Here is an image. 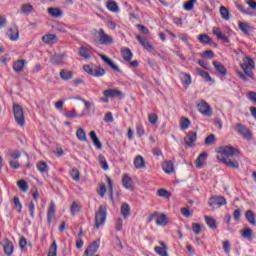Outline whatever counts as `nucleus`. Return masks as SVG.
Returning a JSON list of instances; mask_svg holds the SVG:
<instances>
[{
	"label": "nucleus",
	"mask_w": 256,
	"mask_h": 256,
	"mask_svg": "<svg viewBox=\"0 0 256 256\" xmlns=\"http://www.w3.org/2000/svg\"><path fill=\"white\" fill-rule=\"evenodd\" d=\"M213 65L216 69V71L218 73H220V75H227V69L225 68V66L219 62H213Z\"/></svg>",
	"instance_id": "a19ab883"
},
{
	"label": "nucleus",
	"mask_w": 256,
	"mask_h": 256,
	"mask_svg": "<svg viewBox=\"0 0 256 256\" xmlns=\"http://www.w3.org/2000/svg\"><path fill=\"white\" fill-rule=\"evenodd\" d=\"M240 67L244 71V74L239 70H237L236 73L242 81L248 82L255 79L253 74V69H255V62L253 59L245 56L243 63L240 64Z\"/></svg>",
	"instance_id": "f257e3e1"
},
{
	"label": "nucleus",
	"mask_w": 256,
	"mask_h": 256,
	"mask_svg": "<svg viewBox=\"0 0 256 256\" xmlns=\"http://www.w3.org/2000/svg\"><path fill=\"white\" fill-rule=\"evenodd\" d=\"M121 56L127 63H131V60L133 59V52H131V49L129 48H122Z\"/></svg>",
	"instance_id": "393cba45"
},
{
	"label": "nucleus",
	"mask_w": 256,
	"mask_h": 256,
	"mask_svg": "<svg viewBox=\"0 0 256 256\" xmlns=\"http://www.w3.org/2000/svg\"><path fill=\"white\" fill-rule=\"evenodd\" d=\"M64 116L67 118V119H75L77 117H79V114H77L75 111H69V112H66L64 114Z\"/></svg>",
	"instance_id": "774afa93"
},
{
	"label": "nucleus",
	"mask_w": 256,
	"mask_h": 256,
	"mask_svg": "<svg viewBox=\"0 0 256 256\" xmlns=\"http://www.w3.org/2000/svg\"><path fill=\"white\" fill-rule=\"evenodd\" d=\"M196 109L198 113L203 115V117H211L213 115V108L205 100L198 101L196 104Z\"/></svg>",
	"instance_id": "20e7f679"
},
{
	"label": "nucleus",
	"mask_w": 256,
	"mask_h": 256,
	"mask_svg": "<svg viewBox=\"0 0 256 256\" xmlns=\"http://www.w3.org/2000/svg\"><path fill=\"white\" fill-rule=\"evenodd\" d=\"M79 55H80V57H83L84 59H91V56L89 55V49H87L85 47H80Z\"/></svg>",
	"instance_id": "603ef678"
},
{
	"label": "nucleus",
	"mask_w": 256,
	"mask_h": 256,
	"mask_svg": "<svg viewBox=\"0 0 256 256\" xmlns=\"http://www.w3.org/2000/svg\"><path fill=\"white\" fill-rule=\"evenodd\" d=\"M48 222L51 223L55 219V203L51 202L48 208Z\"/></svg>",
	"instance_id": "4c0bfd02"
},
{
	"label": "nucleus",
	"mask_w": 256,
	"mask_h": 256,
	"mask_svg": "<svg viewBox=\"0 0 256 256\" xmlns=\"http://www.w3.org/2000/svg\"><path fill=\"white\" fill-rule=\"evenodd\" d=\"M42 41L46 45H54V43H57V41H59V37L55 34L48 33L42 36Z\"/></svg>",
	"instance_id": "2eb2a0df"
},
{
	"label": "nucleus",
	"mask_w": 256,
	"mask_h": 256,
	"mask_svg": "<svg viewBox=\"0 0 256 256\" xmlns=\"http://www.w3.org/2000/svg\"><path fill=\"white\" fill-rule=\"evenodd\" d=\"M157 195L159 197H165L166 199H169V197H171V193L165 189H159L157 191Z\"/></svg>",
	"instance_id": "052dcab7"
},
{
	"label": "nucleus",
	"mask_w": 256,
	"mask_h": 256,
	"mask_svg": "<svg viewBox=\"0 0 256 256\" xmlns=\"http://www.w3.org/2000/svg\"><path fill=\"white\" fill-rule=\"evenodd\" d=\"M35 11V8L31 4H23L20 10L21 15H31Z\"/></svg>",
	"instance_id": "2f4dec72"
},
{
	"label": "nucleus",
	"mask_w": 256,
	"mask_h": 256,
	"mask_svg": "<svg viewBox=\"0 0 256 256\" xmlns=\"http://www.w3.org/2000/svg\"><path fill=\"white\" fill-rule=\"evenodd\" d=\"M25 65H27V61L20 59L14 62L13 69L15 73H21L25 69Z\"/></svg>",
	"instance_id": "4be33fe9"
},
{
	"label": "nucleus",
	"mask_w": 256,
	"mask_h": 256,
	"mask_svg": "<svg viewBox=\"0 0 256 256\" xmlns=\"http://www.w3.org/2000/svg\"><path fill=\"white\" fill-rule=\"evenodd\" d=\"M47 13L50 17H53L54 19H59L63 17V10L59 7H49L47 9Z\"/></svg>",
	"instance_id": "ddd939ff"
},
{
	"label": "nucleus",
	"mask_w": 256,
	"mask_h": 256,
	"mask_svg": "<svg viewBox=\"0 0 256 256\" xmlns=\"http://www.w3.org/2000/svg\"><path fill=\"white\" fill-rule=\"evenodd\" d=\"M70 176H71V179H73V181H76V182L81 181V172H79V170L76 168H73L70 171Z\"/></svg>",
	"instance_id": "37998d69"
},
{
	"label": "nucleus",
	"mask_w": 256,
	"mask_h": 256,
	"mask_svg": "<svg viewBox=\"0 0 256 256\" xmlns=\"http://www.w3.org/2000/svg\"><path fill=\"white\" fill-rule=\"evenodd\" d=\"M89 135H90V139L93 141L95 147H97V149H102L103 144H101L99 137H97V133H95V131H91Z\"/></svg>",
	"instance_id": "f704fd0d"
},
{
	"label": "nucleus",
	"mask_w": 256,
	"mask_h": 256,
	"mask_svg": "<svg viewBox=\"0 0 256 256\" xmlns=\"http://www.w3.org/2000/svg\"><path fill=\"white\" fill-rule=\"evenodd\" d=\"M218 161L224 163L227 167H231L232 169H239V162L235 159L225 158L224 156H216Z\"/></svg>",
	"instance_id": "6e6552de"
},
{
	"label": "nucleus",
	"mask_w": 256,
	"mask_h": 256,
	"mask_svg": "<svg viewBox=\"0 0 256 256\" xmlns=\"http://www.w3.org/2000/svg\"><path fill=\"white\" fill-rule=\"evenodd\" d=\"M122 184L123 187L128 191H134L135 189V183L133 182V178H131V176H129L128 174H123Z\"/></svg>",
	"instance_id": "9d476101"
},
{
	"label": "nucleus",
	"mask_w": 256,
	"mask_h": 256,
	"mask_svg": "<svg viewBox=\"0 0 256 256\" xmlns=\"http://www.w3.org/2000/svg\"><path fill=\"white\" fill-rule=\"evenodd\" d=\"M208 203L210 207H223V205H227V200L222 196H213Z\"/></svg>",
	"instance_id": "1a4fd4ad"
},
{
	"label": "nucleus",
	"mask_w": 256,
	"mask_h": 256,
	"mask_svg": "<svg viewBox=\"0 0 256 256\" xmlns=\"http://www.w3.org/2000/svg\"><path fill=\"white\" fill-rule=\"evenodd\" d=\"M195 71H196V74L199 75L200 77H202V79H204L205 81H208V82L213 81V78H211V75H209V73H207L199 68H196Z\"/></svg>",
	"instance_id": "58836bf2"
},
{
	"label": "nucleus",
	"mask_w": 256,
	"mask_h": 256,
	"mask_svg": "<svg viewBox=\"0 0 256 256\" xmlns=\"http://www.w3.org/2000/svg\"><path fill=\"white\" fill-rule=\"evenodd\" d=\"M108 11H111V13H119V4L113 0H109L106 5Z\"/></svg>",
	"instance_id": "7c9ffc66"
},
{
	"label": "nucleus",
	"mask_w": 256,
	"mask_h": 256,
	"mask_svg": "<svg viewBox=\"0 0 256 256\" xmlns=\"http://www.w3.org/2000/svg\"><path fill=\"white\" fill-rule=\"evenodd\" d=\"M235 131L239 133V135H242L244 139H251V131L249 129L241 124H237L235 126Z\"/></svg>",
	"instance_id": "9b49d317"
},
{
	"label": "nucleus",
	"mask_w": 256,
	"mask_h": 256,
	"mask_svg": "<svg viewBox=\"0 0 256 256\" xmlns=\"http://www.w3.org/2000/svg\"><path fill=\"white\" fill-rule=\"evenodd\" d=\"M198 41L204 45H211V37L207 34H201L198 36Z\"/></svg>",
	"instance_id": "c03bdc74"
},
{
	"label": "nucleus",
	"mask_w": 256,
	"mask_h": 256,
	"mask_svg": "<svg viewBox=\"0 0 256 256\" xmlns=\"http://www.w3.org/2000/svg\"><path fill=\"white\" fill-rule=\"evenodd\" d=\"M204 219H205L206 225H208L210 229H217V220H215V218L210 216H205Z\"/></svg>",
	"instance_id": "ea45409f"
},
{
	"label": "nucleus",
	"mask_w": 256,
	"mask_h": 256,
	"mask_svg": "<svg viewBox=\"0 0 256 256\" xmlns=\"http://www.w3.org/2000/svg\"><path fill=\"white\" fill-rule=\"evenodd\" d=\"M83 69L85 73H88V75H91L92 77H103V75H105V69L95 64L84 65Z\"/></svg>",
	"instance_id": "7ed1b4c3"
},
{
	"label": "nucleus",
	"mask_w": 256,
	"mask_h": 256,
	"mask_svg": "<svg viewBox=\"0 0 256 256\" xmlns=\"http://www.w3.org/2000/svg\"><path fill=\"white\" fill-rule=\"evenodd\" d=\"M7 37L10 41H19V28L12 27L7 31Z\"/></svg>",
	"instance_id": "6ab92c4d"
},
{
	"label": "nucleus",
	"mask_w": 256,
	"mask_h": 256,
	"mask_svg": "<svg viewBox=\"0 0 256 256\" xmlns=\"http://www.w3.org/2000/svg\"><path fill=\"white\" fill-rule=\"evenodd\" d=\"M14 247L13 242H11L9 239L4 240V253L6 255H13Z\"/></svg>",
	"instance_id": "c756f323"
},
{
	"label": "nucleus",
	"mask_w": 256,
	"mask_h": 256,
	"mask_svg": "<svg viewBox=\"0 0 256 256\" xmlns=\"http://www.w3.org/2000/svg\"><path fill=\"white\" fill-rule=\"evenodd\" d=\"M48 256H57V242L55 240L49 248Z\"/></svg>",
	"instance_id": "5fc2aeb1"
},
{
	"label": "nucleus",
	"mask_w": 256,
	"mask_h": 256,
	"mask_svg": "<svg viewBox=\"0 0 256 256\" xmlns=\"http://www.w3.org/2000/svg\"><path fill=\"white\" fill-rule=\"evenodd\" d=\"M99 163L100 166L104 169V171H107V169H109V164H107V160L104 156H99Z\"/></svg>",
	"instance_id": "bf43d9fd"
},
{
	"label": "nucleus",
	"mask_w": 256,
	"mask_h": 256,
	"mask_svg": "<svg viewBox=\"0 0 256 256\" xmlns=\"http://www.w3.org/2000/svg\"><path fill=\"white\" fill-rule=\"evenodd\" d=\"M99 43L100 45H111L113 43V38L107 34H105V31L100 30L99 31Z\"/></svg>",
	"instance_id": "4468645a"
},
{
	"label": "nucleus",
	"mask_w": 256,
	"mask_h": 256,
	"mask_svg": "<svg viewBox=\"0 0 256 256\" xmlns=\"http://www.w3.org/2000/svg\"><path fill=\"white\" fill-rule=\"evenodd\" d=\"M19 247L21 251H25V249H27V239H25V237L20 238Z\"/></svg>",
	"instance_id": "69168bd1"
},
{
	"label": "nucleus",
	"mask_w": 256,
	"mask_h": 256,
	"mask_svg": "<svg viewBox=\"0 0 256 256\" xmlns=\"http://www.w3.org/2000/svg\"><path fill=\"white\" fill-rule=\"evenodd\" d=\"M213 35L217 37V39H221V41H224V43H229V38L223 34L221 29L219 27H214L212 29Z\"/></svg>",
	"instance_id": "5701e85b"
},
{
	"label": "nucleus",
	"mask_w": 256,
	"mask_h": 256,
	"mask_svg": "<svg viewBox=\"0 0 256 256\" xmlns=\"http://www.w3.org/2000/svg\"><path fill=\"white\" fill-rule=\"evenodd\" d=\"M208 154L207 152H202L196 159V168L197 169H203L205 166V162L207 161Z\"/></svg>",
	"instance_id": "a211bd4d"
},
{
	"label": "nucleus",
	"mask_w": 256,
	"mask_h": 256,
	"mask_svg": "<svg viewBox=\"0 0 256 256\" xmlns=\"http://www.w3.org/2000/svg\"><path fill=\"white\" fill-rule=\"evenodd\" d=\"M13 203H14V208L16 209V211L18 213H21V211L23 209V205H21V200H19V197H14Z\"/></svg>",
	"instance_id": "864d4df0"
},
{
	"label": "nucleus",
	"mask_w": 256,
	"mask_h": 256,
	"mask_svg": "<svg viewBox=\"0 0 256 256\" xmlns=\"http://www.w3.org/2000/svg\"><path fill=\"white\" fill-rule=\"evenodd\" d=\"M70 211L72 215H77V213L81 211V205L77 204V202H74L70 208Z\"/></svg>",
	"instance_id": "13d9d810"
},
{
	"label": "nucleus",
	"mask_w": 256,
	"mask_h": 256,
	"mask_svg": "<svg viewBox=\"0 0 256 256\" xmlns=\"http://www.w3.org/2000/svg\"><path fill=\"white\" fill-rule=\"evenodd\" d=\"M245 217L251 225H256L255 214L253 213V211L251 210L246 211Z\"/></svg>",
	"instance_id": "a18cd8bd"
},
{
	"label": "nucleus",
	"mask_w": 256,
	"mask_h": 256,
	"mask_svg": "<svg viewBox=\"0 0 256 256\" xmlns=\"http://www.w3.org/2000/svg\"><path fill=\"white\" fill-rule=\"evenodd\" d=\"M120 212L122 217H124V219H127V217L131 215V207H129V204L124 203L121 206Z\"/></svg>",
	"instance_id": "c9c22d12"
},
{
	"label": "nucleus",
	"mask_w": 256,
	"mask_h": 256,
	"mask_svg": "<svg viewBox=\"0 0 256 256\" xmlns=\"http://www.w3.org/2000/svg\"><path fill=\"white\" fill-rule=\"evenodd\" d=\"M13 113L17 125L20 127H25V112L23 111V107H21L19 104H14Z\"/></svg>",
	"instance_id": "39448f33"
},
{
	"label": "nucleus",
	"mask_w": 256,
	"mask_h": 256,
	"mask_svg": "<svg viewBox=\"0 0 256 256\" xmlns=\"http://www.w3.org/2000/svg\"><path fill=\"white\" fill-rule=\"evenodd\" d=\"M103 95L107 98L121 97V91L117 89H107L103 92Z\"/></svg>",
	"instance_id": "c85d7f7f"
},
{
	"label": "nucleus",
	"mask_w": 256,
	"mask_h": 256,
	"mask_svg": "<svg viewBox=\"0 0 256 256\" xmlns=\"http://www.w3.org/2000/svg\"><path fill=\"white\" fill-rule=\"evenodd\" d=\"M241 236L244 239H253V230L251 228H245L241 231Z\"/></svg>",
	"instance_id": "49530a36"
},
{
	"label": "nucleus",
	"mask_w": 256,
	"mask_h": 256,
	"mask_svg": "<svg viewBox=\"0 0 256 256\" xmlns=\"http://www.w3.org/2000/svg\"><path fill=\"white\" fill-rule=\"evenodd\" d=\"M105 221H107V207L100 206L99 210L96 212L95 228L101 229V227L105 225Z\"/></svg>",
	"instance_id": "f03ea898"
},
{
	"label": "nucleus",
	"mask_w": 256,
	"mask_h": 256,
	"mask_svg": "<svg viewBox=\"0 0 256 256\" xmlns=\"http://www.w3.org/2000/svg\"><path fill=\"white\" fill-rule=\"evenodd\" d=\"M156 225H158V227H167V225H169V217H167V214H154L153 215Z\"/></svg>",
	"instance_id": "0eeeda50"
},
{
	"label": "nucleus",
	"mask_w": 256,
	"mask_h": 256,
	"mask_svg": "<svg viewBox=\"0 0 256 256\" xmlns=\"http://www.w3.org/2000/svg\"><path fill=\"white\" fill-rule=\"evenodd\" d=\"M238 27H239L240 31H242V33H244V35H249V33H251V31H253V28L251 25H249V23L238 22Z\"/></svg>",
	"instance_id": "a878e982"
},
{
	"label": "nucleus",
	"mask_w": 256,
	"mask_h": 256,
	"mask_svg": "<svg viewBox=\"0 0 256 256\" xmlns=\"http://www.w3.org/2000/svg\"><path fill=\"white\" fill-rule=\"evenodd\" d=\"M7 157L10 158V160L19 159V157H21V152H19L18 150H12L7 153Z\"/></svg>",
	"instance_id": "4d7b16f0"
},
{
	"label": "nucleus",
	"mask_w": 256,
	"mask_h": 256,
	"mask_svg": "<svg viewBox=\"0 0 256 256\" xmlns=\"http://www.w3.org/2000/svg\"><path fill=\"white\" fill-rule=\"evenodd\" d=\"M203 230V225L200 223H192V231L196 235H200L201 231Z\"/></svg>",
	"instance_id": "6e6d98bb"
},
{
	"label": "nucleus",
	"mask_w": 256,
	"mask_h": 256,
	"mask_svg": "<svg viewBox=\"0 0 256 256\" xmlns=\"http://www.w3.org/2000/svg\"><path fill=\"white\" fill-rule=\"evenodd\" d=\"M220 14L222 16V19H225V21H229L231 19L229 10L227 8H225L224 6L220 7Z\"/></svg>",
	"instance_id": "09e8293b"
},
{
	"label": "nucleus",
	"mask_w": 256,
	"mask_h": 256,
	"mask_svg": "<svg viewBox=\"0 0 256 256\" xmlns=\"http://www.w3.org/2000/svg\"><path fill=\"white\" fill-rule=\"evenodd\" d=\"M76 137L78 141L85 142L87 141V132H85V129L83 128H78L76 131Z\"/></svg>",
	"instance_id": "e433bc0d"
},
{
	"label": "nucleus",
	"mask_w": 256,
	"mask_h": 256,
	"mask_svg": "<svg viewBox=\"0 0 256 256\" xmlns=\"http://www.w3.org/2000/svg\"><path fill=\"white\" fill-rule=\"evenodd\" d=\"M217 157H235V155H239V150L235 149L233 146H222L217 150Z\"/></svg>",
	"instance_id": "423d86ee"
},
{
	"label": "nucleus",
	"mask_w": 256,
	"mask_h": 256,
	"mask_svg": "<svg viewBox=\"0 0 256 256\" xmlns=\"http://www.w3.org/2000/svg\"><path fill=\"white\" fill-rule=\"evenodd\" d=\"M191 127V120L187 117L180 118V129L181 131H187Z\"/></svg>",
	"instance_id": "473e14b6"
},
{
	"label": "nucleus",
	"mask_w": 256,
	"mask_h": 256,
	"mask_svg": "<svg viewBox=\"0 0 256 256\" xmlns=\"http://www.w3.org/2000/svg\"><path fill=\"white\" fill-rule=\"evenodd\" d=\"M60 79H62V81H71V79H73V72L65 69L61 70Z\"/></svg>",
	"instance_id": "72a5a7b5"
},
{
	"label": "nucleus",
	"mask_w": 256,
	"mask_h": 256,
	"mask_svg": "<svg viewBox=\"0 0 256 256\" xmlns=\"http://www.w3.org/2000/svg\"><path fill=\"white\" fill-rule=\"evenodd\" d=\"M180 79L183 85L189 86L193 83V79L191 78V74L189 73L181 72Z\"/></svg>",
	"instance_id": "bb28decb"
},
{
	"label": "nucleus",
	"mask_w": 256,
	"mask_h": 256,
	"mask_svg": "<svg viewBox=\"0 0 256 256\" xmlns=\"http://www.w3.org/2000/svg\"><path fill=\"white\" fill-rule=\"evenodd\" d=\"M180 212L184 217H193V212L189 208H181Z\"/></svg>",
	"instance_id": "0e129e2a"
},
{
	"label": "nucleus",
	"mask_w": 256,
	"mask_h": 256,
	"mask_svg": "<svg viewBox=\"0 0 256 256\" xmlns=\"http://www.w3.org/2000/svg\"><path fill=\"white\" fill-rule=\"evenodd\" d=\"M162 169L164 173H167V175H171V173H174L175 171V165L171 161H164L162 164Z\"/></svg>",
	"instance_id": "412c9836"
},
{
	"label": "nucleus",
	"mask_w": 256,
	"mask_h": 256,
	"mask_svg": "<svg viewBox=\"0 0 256 256\" xmlns=\"http://www.w3.org/2000/svg\"><path fill=\"white\" fill-rule=\"evenodd\" d=\"M134 167L136 169H145V167H146L145 158H143V156H141V155H137L134 158Z\"/></svg>",
	"instance_id": "b1692460"
},
{
	"label": "nucleus",
	"mask_w": 256,
	"mask_h": 256,
	"mask_svg": "<svg viewBox=\"0 0 256 256\" xmlns=\"http://www.w3.org/2000/svg\"><path fill=\"white\" fill-rule=\"evenodd\" d=\"M136 39L138 40L140 45H142L143 48L146 49V51H149V53H151L152 51H155L153 44H151V42H149L147 39L141 37L140 35H137Z\"/></svg>",
	"instance_id": "f8f14e48"
},
{
	"label": "nucleus",
	"mask_w": 256,
	"mask_h": 256,
	"mask_svg": "<svg viewBox=\"0 0 256 256\" xmlns=\"http://www.w3.org/2000/svg\"><path fill=\"white\" fill-rule=\"evenodd\" d=\"M136 134L138 137H143L145 135V129H143V124H136Z\"/></svg>",
	"instance_id": "e2e57ef3"
},
{
	"label": "nucleus",
	"mask_w": 256,
	"mask_h": 256,
	"mask_svg": "<svg viewBox=\"0 0 256 256\" xmlns=\"http://www.w3.org/2000/svg\"><path fill=\"white\" fill-rule=\"evenodd\" d=\"M105 193H107V187L104 184H100L98 189V194L101 197H105Z\"/></svg>",
	"instance_id": "338daca9"
},
{
	"label": "nucleus",
	"mask_w": 256,
	"mask_h": 256,
	"mask_svg": "<svg viewBox=\"0 0 256 256\" xmlns=\"http://www.w3.org/2000/svg\"><path fill=\"white\" fill-rule=\"evenodd\" d=\"M201 57H203L204 59H213V57H215V54L211 50H206L202 52Z\"/></svg>",
	"instance_id": "680f3d73"
},
{
	"label": "nucleus",
	"mask_w": 256,
	"mask_h": 256,
	"mask_svg": "<svg viewBox=\"0 0 256 256\" xmlns=\"http://www.w3.org/2000/svg\"><path fill=\"white\" fill-rule=\"evenodd\" d=\"M195 3H197V0H189L188 2L184 3V6H183L184 11H193V8L195 7Z\"/></svg>",
	"instance_id": "8fccbe9b"
},
{
	"label": "nucleus",
	"mask_w": 256,
	"mask_h": 256,
	"mask_svg": "<svg viewBox=\"0 0 256 256\" xmlns=\"http://www.w3.org/2000/svg\"><path fill=\"white\" fill-rule=\"evenodd\" d=\"M52 27L55 31H58L59 33H69V31H73V27L63 23H56Z\"/></svg>",
	"instance_id": "dca6fc26"
},
{
	"label": "nucleus",
	"mask_w": 256,
	"mask_h": 256,
	"mask_svg": "<svg viewBox=\"0 0 256 256\" xmlns=\"http://www.w3.org/2000/svg\"><path fill=\"white\" fill-rule=\"evenodd\" d=\"M99 57L102 59V61H104V63H106V65H108V67H111V69H113L114 71H120L119 70V66H117L115 63H113L109 57L103 55V54H99Z\"/></svg>",
	"instance_id": "cd10ccee"
},
{
	"label": "nucleus",
	"mask_w": 256,
	"mask_h": 256,
	"mask_svg": "<svg viewBox=\"0 0 256 256\" xmlns=\"http://www.w3.org/2000/svg\"><path fill=\"white\" fill-rule=\"evenodd\" d=\"M148 121L150 125H157L159 123V116L155 113L148 114Z\"/></svg>",
	"instance_id": "de8ad7c7"
},
{
	"label": "nucleus",
	"mask_w": 256,
	"mask_h": 256,
	"mask_svg": "<svg viewBox=\"0 0 256 256\" xmlns=\"http://www.w3.org/2000/svg\"><path fill=\"white\" fill-rule=\"evenodd\" d=\"M38 171L40 173H47L49 171V165H47L44 161H40L36 165Z\"/></svg>",
	"instance_id": "79ce46f5"
},
{
	"label": "nucleus",
	"mask_w": 256,
	"mask_h": 256,
	"mask_svg": "<svg viewBox=\"0 0 256 256\" xmlns=\"http://www.w3.org/2000/svg\"><path fill=\"white\" fill-rule=\"evenodd\" d=\"M184 141L188 147H193L195 145V141H197V133L196 132H190L186 135L184 138Z\"/></svg>",
	"instance_id": "aec40b11"
},
{
	"label": "nucleus",
	"mask_w": 256,
	"mask_h": 256,
	"mask_svg": "<svg viewBox=\"0 0 256 256\" xmlns=\"http://www.w3.org/2000/svg\"><path fill=\"white\" fill-rule=\"evenodd\" d=\"M160 246H155L154 251L159 256H169V253H167V245L165 242H159Z\"/></svg>",
	"instance_id": "f3484780"
},
{
	"label": "nucleus",
	"mask_w": 256,
	"mask_h": 256,
	"mask_svg": "<svg viewBox=\"0 0 256 256\" xmlns=\"http://www.w3.org/2000/svg\"><path fill=\"white\" fill-rule=\"evenodd\" d=\"M17 185H18L20 191H23V193H27V191L29 190V185L27 184V182L25 180L18 181Z\"/></svg>",
	"instance_id": "3c124183"
}]
</instances>
